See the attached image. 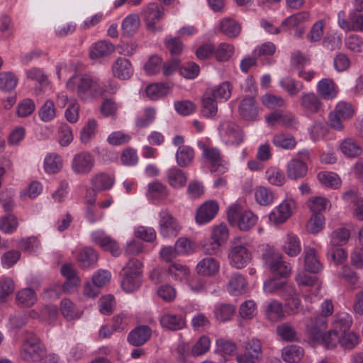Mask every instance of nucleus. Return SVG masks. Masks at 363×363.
I'll list each match as a JSON object with an SVG mask.
<instances>
[{
  "mask_svg": "<svg viewBox=\"0 0 363 363\" xmlns=\"http://www.w3.org/2000/svg\"><path fill=\"white\" fill-rule=\"evenodd\" d=\"M95 160L89 152H81L76 154L72 162V169L77 174H87L94 167Z\"/></svg>",
  "mask_w": 363,
  "mask_h": 363,
  "instance_id": "1a4fd4ad",
  "label": "nucleus"
},
{
  "mask_svg": "<svg viewBox=\"0 0 363 363\" xmlns=\"http://www.w3.org/2000/svg\"><path fill=\"white\" fill-rule=\"evenodd\" d=\"M45 353V348L40 339L33 333L26 332L21 351L22 359L26 362H38Z\"/></svg>",
  "mask_w": 363,
  "mask_h": 363,
  "instance_id": "39448f33",
  "label": "nucleus"
},
{
  "mask_svg": "<svg viewBox=\"0 0 363 363\" xmlns=\"http://www.w3.org/2000/svg\"><path fill=\"white\" fill-rule=\"evenodd\" d=\"M235 308L233 305L229 303H223L216 307L214 310V314L216 318L220 321L225 322L231 318Z\"/></svg>",
  "mask_w": 363,
  "mask_h": 363,
  "instance_id": "de8ad7c7",
  "label": "nucleus"
},
{
  "mask_svg": "<svg viewBox=\"0 0 363 363\" xmlns=\"http://www.w3.org/2000/svg\"><path fill=\"white\" fill-rule=\"evenodd\" d=\"M322 103L314 93H303L301 97V106L308 113H315L318 111Z\"/></svg>",
  "mask_w": 363,
  "mask_h": 363,
  "instance_id": "bb28decb",
  "label": "nucleus"
},
{
  "mask_svg": "<svg viewBox=\"0 0 363 363\" xmlns=\"http://www.w3.org/2000/svg\"><path fill=\"white\" fill-rule=\"evenodd\" d=\"M308 172L306 164L300 159H292L287 165L286 174L289 179L297 180L304 177Z\"/></svg>",
  "mask_w": 363,
  "mask_h": 363,
  "instance_id": "4be33fe9",
  "label": "nucleus"
},
{
  "mask_svg": "<svg viewBox=\"0 0 363 363\" xmlns=\"http://www.w3.org/2000/svg\"><path fill=\"white\" fill-rule=\"evenodd\" d=\"M359 337L353 332H346L340 335V345L345 350H351L359 343Z\"/></svg>",
  "mask_w": 363,
  "mask_h": 363,
  "instance_id": "8fccbe9b",
  "label": "nucleus"
},
{
  "mask_svg": "<svg viewBox=\"0 0 363 363\" xmlns=\"http://www.w3.org/2000/svg\"><path fill=\"white\" fill-rule=\"evenodd\" d=\"M239 113L245 120L255 121L258 115V109L255 98L247 96L242 99L239 105Z\"/></svg>",
  "mask_w": 363,
  "mask_h": 363,
  "instance_id": "aec40b11",
  "label": "nucleus"
},
{
  "mask_svg": "<svg viewBox=\"0 0 363 363\" xmlns=\"http://www.w3.org/2000/svg\"><path fill=\"white\" fill-rule=\"evenodd\" d=\"M197 145L202 150V159L209 164L211 172L218 174H223L226 172V162L218 148L209 147L201 140L199 141Z\"/></svg>",
  "mask_w": 363,
  "mask_h": 363,
  "instance_id": "20e7f679",
  "label": "nucleus"
},
{
  "mask_svg": "<svg viewBox=\"0 0 363 363\" xmlns=\"http://www.w3.org/2000/svg\"><path fill=\"white\" fill-rule=\"evenodd\" d=\"M96 128V121L94 119L89 120L80 132V140L82 143L84 144L89 143L91 138L95 135Z\"/></svg>",
  "mask_w": 363,
  "mask_h": 363,
  "instance_id": "338daca9",
  "label": "nucleus"
},
{
  "mask_svg": "<svg viewBox=\"0 0 363 363\" xmlns=\"http://www.w3.org/2000/svg\"><path fill=\"white\" fill-rule=\"evenodd\" d=\"M220 269L219 262L212 257H206L199 262L196 267V272L202 276L212 277Z\"/></svg>",
  "mask_w": 363,
  "mask_h": 363,
  "instance_id": "6ab92c4d",
  "label": "nucleus"
},
{
  "mask_svg": "<svg viewBox=\"0 0 363 363\" xmlns=\"http://www.w3.org/2000/svg\"><path fill=\"white\" fill-rule=\"evenodd\" d=\"M148 194L153 199H164L168 195V190L163 184L156 181L149 184Z\"/></svg>",
  "mask_w": 363,
  "mask_h": 363,
  "instance_id": "4d7b16f0",
  "label": "nucleus"
},
{
  "mask_svg": "<svg viewBox=\"0 0 363 363\" xmlns=\"http://www.w3.org/2000/svg\"><path fill=\"white\" fill-rule=\"evenodd\" d=\"M327 319L324 316H315L307 320L306 330L310 337L319 342L327 328Z\"/></svg>",
  "mask_w": 363,
  "mask_h": 363,
  "instance_id": "4468645a",
  "label": "nucleus"
},
{
  "mask_svg": "<svg viewBox=\"0 0 363 363\" xmlns=\"http://www.w3.org/2000/svg\"><path fill=\"white\" fill-rule=\"evenodd\" d=\"M152 335V329L147 325H139L132 330L128 335V342L139 347L146 343Z\"/></svg>",
  "mask_w": 363,
  "mask_h": 363,
  "instance_id": "dca6fc26",
  "label": "nucleus"
},
{
  "mask_svg": "<svg viewBox=\"0 0 363 363\" xmlns=\"http://www.w3.org/2000/svg\"><path fill=\"white\" fill-rule=\"evenodd\" d=\"M92 241L99 245L104 250L110 252L112 255L118 257L121 253V250L118 242L110 236L104 233H96L92 234Z\"/></svg>",
  "mask_w": 363,
  "mask_h": 363,
  "instance_id": "f3484780",
  "label": "nucleus"
},
{
  "mask_svg": "<svg viewBox=\"0 0 363 363\" xmlns=\"http://www.w3.org/2000/svg\"><path fill=\"white\" fill-rule=\"evenodd\" d=\"M340 335L338 330L336 329H332L328 331L326 333H323L320 342L323 344L327 349H333L339 344Z\"/></svg>",
  "mask_w": 363,
  "mask_h": 363,
  "instance_id": "5fc2aeb1",
  "label": "nucleus"
},
{
  "mask_svg": "<svg viewBox=\"0 0 363 363\" xmlns=\"http://www.w3.org/2000/svg\"><path fill=\"white\" fill-rule=\"evenodd\" d=\"M140 18L137 14L128 16L122 23L123 35L126 37L133 36L140 26Z\"/></svg>",
  "mask_w": 363,
  "mask_h": 363,
  "instance_id": "e433bc0d",
  "label": "nucleus"
},
{
  "mask_svg": "<svg viewBox=\"0 0 363 363\" xmlns=\"http://www.w3.org/2000/svg\"><path fill=\"white\" fill-rule=\"evenodd\" d=\"M234 52V47L231 44L222 43L218 48L215 47V57L218 61H228Z\"/></svg>",
  "mask_w": 363,
  "mask_h": 363,
  "instance_id": "864d4df0",
  "label": "nucleus"
},
{
  "mask_svg": "<svg viewBox=\"0 0 363 363\" xmlns=\"http://www.w3.org/2000/svg\"><path fill=\"white\" fill-rule=\"evenodd\" d=\"M217 111V101L206 92L202 100V115L206 118H211L216 116Z\"/></svg>",
  "mask_w": 363,
  "mask_h": 363,
  "instance_id": "37998d69",
  "label": "nucleus"
},
{
  "mask_svg": "<svg viewBox=\"0 0 363 363\" xmlns=\"http://www.w3.org/2000/svg\"><path fill=\"white\" fill-rule=\"evenodd\" d=\"M350 237L348 229L340 228L335 230L330 235V246L342 247L345 245Z\"/></svg>",
  "mask_w": 363,
  "mask_h": 363,
  "instance_id": "c03bdc74",
  "label": "nucleus"
},
{
  "mask_svg": "<svg viewBox=\"0 0 363 363\" xmlns=\"http://www.w3.org/2000/svg\"><path fill=\"white\" fill-rule=\"evenodd\" d=\"M21 258V252L17 250H10L1 257L2 266L6 268L13 267Z\"/></svg>",
  "mask_w": 363,
  "mask_h": 363,
  "instance_id": "69168bd1",
  "label": "nucleus"
},
{
  "mask_svg": "<svg viewBox=\"0 0 363 363\" xmlns=\"http://www.w3.org/2000/svg\"><path fill=\"white\" fill-rule=\"evenodd\" d=\"M247 290L245 279L240 274H233L228 284V292L234 296L241 295Z\"/></svg>",
  "mask_w": 363,
  "mask_h": 363,
  "instance_id": "c756f323",
  "label": "nucleus"
},
{
  "mask_svg": "<svg viewBox=\"0 0 363 363\" xmlns=\"http://www.w3.org/2000/svg\"><path fill=\"white\" fill-rule=\"evenodd\" d=\"M265 177L271 184L277 186H282L286 181L284 172L274 167H271L267 169Z\"/></svg>",
  "mask_w": 363,
  "mask_h": 363,
  "instance_id": "49530a36",
  "label": "nucleus"
},
{
  "mask_svg": "<svg viewBox=\"0 0 363 363\" xmlns=\"http://www.w3.org/2000/svg\"><path fill=\"white\" fill-rule=\"evenodd\" d=\"M228 258L233 267L242 269L250 262L251 254L246 247L233 243L230 247Z\"/></svg>",
  "mask_w": 363,
  "mask_h": 363,
  "instance_id": "9b49d317",
  "label": "nucleus"
},
{
  "mask_svg": "<svg viewBox=\"0 0 363 363\" xmlns=\"http://www.w3.org/2000/svg\"><path fill=\"white\" fill-rule=\"evenodd\" d=\"M283 250L291 257L298 255L301 251V242L294 233H288L284 240Z\"/></svg>",
  "mask_w": 363,
  "mask_h": 363,
  "instance_id": "473e14b6",
  "label": "nucleus"
},
{
  "mask_svg": "<svg viewBox=\"0 0 363 363\" xmlns=\"http://www.w3.org/2000/svg\"><path fill=\"white\" fill-rule=\"evenodd\" d=\"M341 152L348 158H354L359 156L362 150L360 145L352 138L343 140L340 144Z\"/></svg>",
  "mask_w": 363,
  "mask_h": 363,
  "instance_id": "a878e982",
  "label": "nucleus"
},
{
  "mask_svg": "<svg viewBox=\"0 0 363 363\" xmlns=\"http://www.w3.org/2000/svg\"><path fill=\"white\" fill-rule=\"evenodd\" d=\"M194 157V151L189 146L179 147L176 154L177 162L182 167L189 166L192 162Z\"/></svg>",
  "mask_w": 363,
  "mask_h": 363,
  "instance_id": "ea45409f",
  "label": "nucleus"
},
{
  "mask_svg": "<svg viewBox=\"0 0 363 363\" xmlns=\"http://www.w3.org/2000/svg\"><path fill=\"white\" fill-rule=\"evenodd\" d=\"M98 260L97 252L90 247H84L78 255L77 261L82 268H87Z\"/></svg>",
  "mask_w": 363,
  "mask_h": 363,
  "instance_id": "72a5a7b5",
  "label": "nucleus"
},
{
  "mask_svg": "<svg viewBox=\"0 0 363 363\" xmlns=\"http://www.w3.org/2000/svg\"><path fill=\"white\" fill-rule=\"evenodd\" d=\"M245 352L238 354V363H260L263 357L262 344L260 340L253 337L245 342Z\"/></svg>",
  "mask_w": 363,
  "mask_h": 363,
  "instance_id": "0eeeda50",
  "label": "nucleus"
},
{
  "mask_svg": "<svg viewBox=\"0 0 363 363\" xmlns=\"http://www.w3.org/2000/svg\"><path fill=\"white\" fill-rule=\"evenodd\" d=\"M308 17L309 13L308 12L303 11L297 13L286 18L281 23V27H288L289 28H291L298 26L300 23L305 21Z\"/></svg>",
  "mask_w": 363,
  "mask_h": 363,
  "instance_id": "0e129e2a",
  "label": "nucleus"
},
{
  "mask_svg": "<svg viewBox=\"0 0 363 363\" xmlns=\"http://www.w3.org/2000/svg\"><path fill=\"white\" fill-rule=\"evenodd\" d=\"M17 218L11 213L0 218V230L5 233H13L18 227Z\"/></svg>",
  "mask_w": 363,
  "mask_h": 363,
  "instance_id": "3c124183",
  "label": "nucleus"
},
{
  "mask_svg": "<svg viewBox=\"0 0 363 363\" xmlns=\"http://www.w3.org/2000/svg\"><path fill=\"white\" fill-rule=\"evenodd\" d=\"M228 220L231 225H238L242 231H248L257 222V216L251 211H242L239 204H233L228 210Z\"/></svg>",
  "mask_w": 363,
  "mask_h": 363,
  "instance_id": "7ed1b4c3",
  "label": "nucleus"
},
{
  "mask_svg": "<svg viewBox=\"0 0 363 363\" xmlns=\"http://www.w3.org/2000/svg\"><path fill=\"white\" fill-rule=\"evenodd\" d=\"M98 81L86 74L77 75L71 77L67 82L68 89L75 91L82 100H87L90 97H96V88Z\"/></svg>",
  "mask_w": 363,
  "mask_h": 363,
  "instance_id": "f03ea898",
  "label": "nucleus"
},
{
  "mask_svg": "<svg viewBox=\"0 0 363 363\" xmlns=\"http://www.w3.org/2000/svg\"><path fill=\"white\" fill-rule=\"evenodd\" d=\"M354 113V109L350 103L340 101L334 111L329 114L330 127L337 130H342V121L352 118Z\"/></svg>",
  "mask_w": 363,
  "mask_h": 363,
  "instance_id": "6e6552de",
  "label": "nucleus"
},
{
  "mask_svg": "<svg viewBox=\"0 0 363 363\" xmlns=\"http://www.w3.org/2000/svg\"><path fill=\"white\" fill-rule=\"evenodd\" d=\"M278 335L284 341L292 342L297 339L295 328L288 323H282L277 327Z\"/></svg>",
  "mask_w": 363,
  "mask_h": 363,
  "instance_id": "09e8293b",
  "label": "nucleus"
},
{
  "mask_svg": "<svg viewBox=\"0 0 363 363\" xmlns=\"http://www.w3.org/2000/svg\"><path fill=\"white\" fill-rule=\"evenodd\" d=\"M114 182V177L104 172L95 174L90 181L92 187L99 192L111 189Z\"/></svg>",
  "mask_w": 363,
  "mask_h": 363,
  "instance_id": "412c9836",
  "label": "nucleus"
},
{
  "mask_svg": "<svg viewBox=\"0 0 363 363\" xmlns=\"http://www.w3.org/2000/svg\"><path fill=\"white\" fill-rule=\"evenodd\" d=\"M62 160L57 154L52 153L47 155L44 160V168L46 172L55 174L62 167Z\"/></svg>",
  "mask_w": 363,
  "mask_h": 363,
  "instance_id": "a19ab883",
  "label": "nucleus"
},
{
  "mask_svg": "<svg viewBox=\"0 0 363 363\" xmlns=\"http://www.w3.org/2000/svg\"><path fill=\"white\" fill-rule=\"evenodd\" d=\"M16 296L18 303L26 307H30L37 301L36 293L30 288L23 289L17 292Z\"/></svg>",
  "mask_w": 363,
  "mask_h": 363,
  "instance_id": "58836bf2",
  "label": "nucleus"
},
{
  "mask_svg": "<svg viewBox=\"0 0 363 363\" xmlns=\"http://www.w3.org/2000/svg\"><path fill=\"white\" fill-rule=\"evenodd\" d=\"M172 88V84L170 83L159 82L147 86L145 91L151 100L156 101L166 96Z\"/></svg>",
  "mask_w": 363,
  "mask_h": 363,
  "instance_id": "b1692460",
  "label": "nucleus"
},
{
  "mask_svg": "<svg viewBox=\"0 0 363 363\" xmlns=\"http://www.w3.org/2000/svg\"><path fill=\"white\" fill-rule=\"evenodd\" d=\"M38 115L40 119L45 122L51 121L55 116V108L54 102L48 100L45 104L40 108Z\"/></svg>",
  "mask_w": 363,
  "mask_h": 363,
  "instance_id": "774afa93",
  "label": "nucleus"
},
{
  "mask_svg": "<svg viewBox=\"0 0 363 363\" xmlns=\"http://www.w3.org/2000/svg\"><path fill=\"white\" fill-rule=\"evenodd\" d=\"M272 143L276 147L284 150H292L296 146L297 141L290 133H279L273 136Z\"/></svg>",
  "mask_w": 363,
  "mask_h": 363,
  "instance_id": "7c9ffc66",
  "label": "nucleus"
},
{
  "mask_svg": "<svg viewBox=\"0 0 363 363\" xmlns=\"http://www.w3.org/2000/svg\"><path fill=\"white\" fill-rule=\"evenodd\" d=\"M167 179L169 185L176 189L184 186L187 181V177L183 171L177 167L167 171Z\"/></svg>",
  "mask_w": 363,
  "mask_h": 363,
  "instance_id": "4c0bfd02",
  "label": "nucleus"
},
{
  "mask_svg": "<svg viewBox=\"0 0 363 363\" xmlns=\"http://www.w3.org/2000/svg\"><path fill=\"white\" fill-rule=\"evenodd\" d=\"M220 30L228 38H236L240 33L241 26L232 18H224L220 23Z\"/></svg>",
  "mask_w": 363,
  "mask_h": 363,
  "instance_id": "c9c22d12",
  "label": "nucleus"
},
{
  "mask_svg": "<svg viewBox=\"0 0 363 363\" xmlns=\"http://www.w3.org/2000/svg\"><path fill=\"white\" fill-rule=\"evenodd\" d=\"M281 356L288 363H296L303 356V349L298 345H291L283 348Z\"/></svg>",
  "mask_w": 363,
  "mask_h": 363,
  "instance_id": "f704fd0d",
  "label": "nucleus"
},
{
  "mask_svg": "<svg viewBox=\"0 0 363 363\" xmlns=\"http://www.w3.org/2000/svg\"><path fill=\"white\" fill-rule=\"evenodd\" d=\"M305 269L311 273H318L322 269V264L317 258L314 248L305 249Z\"/></svg>",
  "mask_w": 363,
  "mask_h": 363,
  "instance_id": "2f4dec72",
  "label": "nucleus"
},
{
  "mask_svg": "<svg viewBox=\"0 0 363 363\" xmlns=\"http://www.w3.org/2000/svg\"><path fill=\"white\" fill-rule=\"evenodd\" d=\"M18 83V79L11 72L0 73V89L10 91L15 89Z\"/></svg>",
  "mask_w": 363,
  "mask_h": 363,
  "instance_id": "6e6d98bb",
  "label": "nucleus"
},
{
  "mask_svg": "<svg viewBox=\"0 0 363 363\" xmlns=\"http://www.w3.org/2000/svg\"><path fill=\"white\" fill-rule=\"evenodd\" d=\"M318 179L321 184L333 189L338 188L341 182L338 176L331 172H320Z\"/></svg>",
  "mask_w": 363,
  "mask_h": 363,
  "instance_id": "bf43d9fd",
  "label": "nucleus"
},
{
  "mask_svg": "<svg viewBox=\"0 0 363 363\" xmlns=\"http://www.w3.org/2000/svg\"><path fill=\"white\" fill-rule=\"evenodd\" d=\"M262 258L275 276L285 277L290 274L291 264L283 261L281 255L275 252L273 249H266L262 254Z\"/></svg>",
  "mask_w": 363,
  "mask_h": 363,
  "instance_id": "423d86ee",
  "label": "nucleus"
},
{
  "mask_svg": "<svg viewBox=\"0 0 363 363\" xmlns=\"http://www.w3.org/2000/svg\"><path fill=\"white\" fill-rule=\"evenodd\" d=\"M168 272L162 267H157L152 269L148 275L149 280L155 285L162 284L167 281Z\"/></svg>",
  "mask_w": 363,
  "mask_h": 363,
  "instance_id": "052dcab7",
  "label": "nucleus"
},
{
  "mask_svg": "<svg viewBox=\"0 0 363 363\" xmlns=\"http://www.w3.org/2000/svg\"><path fill=\"white\" fill-rule=\"evenodd\" d=\"M228 237L229 232L225 224L221 223L213 228L211 238L221 245L227 241Z\"/></svg>",
  "mask_w": 363,
  "mask_h": 363,
  "instance_id": "680f3d73",
  "label": "nucleus"
},
{
  "mask_svg": "<svg viewBox=\"0 0 363 363\" xmlns=\"http://www.w3.org/2000/svg\"><path fill=\"white\" fill-rule=\"evenodd\" d=\"M296 203L294 200H285L282 201L273 211L269 213V218L271 222L279 225L284 223L292 213Z\"/></svg>",
  "mask_w": 363,
  "mask_h": 363,
  "instance_id": "ddd939ff",
  "label": "nucleus"
},
{
  "mask_svg": "<svg viewBox=\"0 0 363 363\" xmlns=\"http://www.w3.org/2000/svg\"><path fill=\"white\" fill-rule=\"evenodd\" d=\"M256 201L262 206H268L274 201V193L270 189L263 186H257L255 191Z\"/></svg>",
  "mask_w": 363,
  "mask_h": 363,
  "instance_id": "79ce46f5",
  "label": "nucleus"
},
{
  "mask_svg": "<svg viewBox=\"0 0 363 363\" xmlns=\"http://www.w3.org/2000/svg\"><path fill=\"white\" fill-rule=\"evenodd\" d=\"M112 71L114 77L123 80L128 79L133 73L131 62L125 57L116 59L112 65Z\"/></svg>",
  "mask_w": 363,
  "mask_h": 363,
  "instance_id": "a211bd4d",
  "label": "nucleus"
},
{
  "mask_svg": "<svg viewBox=\"0 0 363 363\" xmlns=\"http://www.w3.org/2000/svg\"><path fill=\"white\" fill-rule=\"evenodd\" d=\"M206 93L213 97L216 101L218 99L227 100L231 95L230 84L228 82H223L218 86L206 91Z\"/></svg>",
  "mask_w": 363,
  "mask_h": 363,
  "instance_id": "a18cd8bd",
  "label": "nucleus"
},
{
  "mask_svg": "<svg viewBox=\"0 0 363 363\" xmlns=\"http://www.w3.org/2000/svg\"><path fill=\"white\" fill-rule=\"evenodd\" d=\"M327 257L335 264H340L347 258V253L342 247L331 246L327 252Z\"/></svg>",
  "mask_w": 363,
  "mask_h": 363,
  "instance_id": "e2e57ef3",
  "label": "nucleus"
},
{
  "mask_svg": "<svg viewBox=\"0 0 363 363\" xmlns=\"http://www.w3.org/2000/svg\"><path fill=\"white\" fill-rule=\"evenodd\" d=\"M280 86L288 92L291 96H296L302 89V84H297L296 81L290 77H285L280 81Z\"/></svg>",
  "mask_w": 363,
  "mask_h": 363,
  "instance_id": "13d9d810",
  "label": "nucleus"
},
{
  "mask_svg": "<svg viewBox=\"0 0 363 363\" xmlns=\"http://www.w3.org/2000/svg\"><path fill=\"white\" fill-rule=\"evenodd\" d=\"M115 50V46L107 40H100L96 43L91 48L90 57L91 59H98L111 55Z\"/></svg>",
  "mask_w": 363,
  "mask_h": 363,
  "instance_id": "cd10ccee",
  "label": "nucleus"
},
{
  "mask_svg": "<svg viewBox=\"0 0 363 363\" xmlns=\"http://www.w3.org/2000/svg\"><path fill=\"white\" fill-rule=\"evenodd\" d=\"M163 7L156 3H151L144 10V20L146 22L147 28L151 31L161 30L162 27H156L155 24L163 16Z\"/></svg>",
  "mask_w": 363,
  "mask_h": 363,
  "instance_id": "f8f14e48",
  "label": "nucleus"
},
{
  "mask_svg": "<svg viewBox=\"0 0 363 363\" xmlns=\"http://www.w3.org/2000/svg\"><path fill=\"white\" fill-rule=\"evenodd\" d=\"M156 118V110L152 107H147L144 110L143 114L135 121V125L138 128H144L150 125Z\"/></svg>",
  "mask_w": 363,
  "mask_h": 363,
  "instance_id": "603ef678",
  "label": "nucleus"
},
{
  "mask_svg": "<svg viewBox=\"0 0 363 363\" xmlns=\"http://www.w3.org/2000/svg\"><path fill=\"white\" fill-rule=\"evenodd\" d=\"M143 263L134 257L130 258L121 272V286L128 293L137 291L143 283Z\"/></svg>",
  "mask_w": 363,
  "mask_h": 363,
  "instance_id": "f257e3e1",
  "label": "nucleus"
},
{
  "mask_svg": "<svg viewBox=\"0 0 363 363\" xmlns=\"http://www.w3.org/2000/svg\"><path fill=\"white\" fill-rule=\"evenodd\" d=\"M159 231L164 238L176 237L180 230L177 220L167 211L160 212Z\"/></svg>",
  "mask_w": 363,
  "mask_h": 363,
  "instance_id": "9d476101",
  "label": "nucleus"
},
{
  "mask_svg": "<svg viewBox=\"0 0 363 363\" xmlns=\"http://www.w3.org/2000/svg\"><path fill=\"white\" fill-rule=\"evenodd\" d=\"M162 328L170 330H179L184 328L185 320L182 315L165 313L160 319Z\"/></svg>",
  "mask_w": 363,
  "mask_h": 363,
  "instance_id": "5701e85b",
  "label": "nucleus"
},
{
  "mask_svg": "<svg viewBox=\"0 0 363 363\" xmlns=\"http://www.w3.org/2000/svg\"><path fill=\"white\" fill-rule=\"evenodd\" d=\"M218 204L214 201H208L203 203L198 209L196 214V220L199 224H205L211 221L218 211Z\"/></svg>",
  "mask_w": 363,
  "mask_h": 363,
  "instance_id": "2eb2a0df",
  "label": "nucleus"
},
{
  "mask_svg": "<svg viewBox=\"0 0 363 363\" xmlns=\"http://www.w3.org/2000/svg\"><path fill=\"white\" fill-rule=\"evenodd\" d=\"M318 92L323 99L331 100L337 96L338 88L333 80L325 78L318 82Z\"/></svg>",
  "mask_w": 363,
  "mask_h": 363,
  "instance_id": "393cba45",
  "label": "nucleus"
},
{
  "mask_svg": "<svg viewBox=\"0 0 363 363\" xmlns=\"http://www.w3.org/2000/svg\"><path fill=\"white\" fill-rule=\"evenodd\" d=\"M221 130L226 135L232 138V143L236 145L243 141V133L240 127L232 121H224L220 125Z\"/></svg>",
  "mask_w": 363,
  "mask_h": 363,
  "instance_id": "c85d7f7f",
  "label": "nucleus"
}]
</instances>
